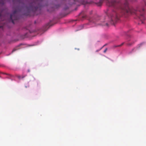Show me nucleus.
I'll return each instance as SVG.
<instances>
[{
  "label": "nucleus",
  "instance_id": "f257e3e1",
  "mask_svg": "<svg viewBox=\"0 0 146 146\" xmlns=\"http://www.w3.org/2000/svg\"><path fill=\"white\" fill-rule=\"evenodd\" d=\"M144 9L143 8L142 9L138 8L135 10L132 8H130L128 7V14H135L140 19L142 23H144V20L146 19L144 15Z\"/></svg>",
  "mask_w": 146,
  "mask_h": 146
},
{
  "label": "nucleus",
  "instance_id": "f03ea898",
  "mask_svg": "<svg viewBox=\"0 0 146 146\" xmlns=\"http://www.w3.org/2000/svg\"><path fill=\"white\" fill-rule=\"evenodd\" d=\"M38 8V6L36 5L35 2H33L29 5V7H27L26 9L27 12L25 14L26 15H30V13L31 12H34L36 11Z\"/></svg>",
  "mask_w": 146,
  "mask_h": 146
},
{
  "label": "nucleus",
  "instance_id": "7ed1b4c3",
  "mask_svg": "<svg viewBox=\"0 0 146 146\" xmlns=\"http://www.w3.org/2000/svg\"><path fill=\"white\" fill-rule=\"evenodd\" d=\"M18 12V10L15 9L13 11V13L10 15V19L13 24L14 23V20H17L18 19V17L17 15Z\"/></svg>",
  "mask_w": 146,
  "mask_h": 146
},
{
  "label": "nucleus",
  "instance_id": "20e7f679",
  "mask_svg": "<svg viewBox=\"0 0 146 146\" xmlns=\"http://www.w3.org/2000/svg\"><path fill=\"white\" fill-rule=\"evenodd\" d=\"M98 19L97 18L95 19H93L92 18H90L88 19L90 22L94 23L97 25H98L99 23H98Z\"/></svg>",
  "mask_w": 146,
  "mask_h": 146
},
{
  "label": "nucleus",
  "instance_id": "39448f33",
  "mask_svg": "<svg viewBox=\"0 0 146 146\" xmlns=\"http://www.w3.org/2000/svg\"><path fill=\"white\" fill-rule=\"evenodd\" d=\"M117 19V17L116 13H115L114 16L112 15L111 16V23H113L115 21V19L116 20Z\"/></svg>",
  "mask_w": 146,
  "mask_h": 146
},
{
  "label": "nucleus",
  "instance_id": "423d86ee",
  "mask_svg": "<svg viewBox=\"0 0 146 146\" xmlns=\"http://www.w3.org/2000/svg\"><path fill=\"white\" fill-rule=\"evenodd\" d=\"M108 4L110 6H114L116 3V2L115 0H113L111 2L108 1Z\"/></svg>",
  "mask_w": 146,
  "mask_h": 146
},
{
  "label": "nucleus",
  "instance_id": "0eeeda50",
  "mask_svg": "<svg viewBox=\"0 0 146 146\" xmlns=\"http://www.w3.org/2000/svg\"><path fill=\"white\" fill-rule=\"evenodd\" d=\"M25 75H22L21 76L19 75H16V76L19 79H21L22 78H23L25 77Z\"/></svg>",
  "mask_w": 146,
  "mask_h": 146
},
{
  "label": "nucleus",
  "instance_id": "6e6552de",
  "mask_svg": "<svg viewBox=\"0 0 146 146\" xmlns=\"http://www.w3.org/2000/svg\"><path fill=\"white\" fill-rule=\"evenodd\" d=\"M122 9L124 11H125L126 13L128 12V10L127 9V7H126L125 8H122Z\"/></svg>",
  "mask_w": 146,
  "mask_h": 146
},
{
  "label": "nucleus",
  "instance_id": "1a4fd4ad",
  "mask_svg": "<svg viewBox=\"0 0 146 146\" xmlns=\"http://www.w3.org/2000/svg\"><path fill=\"white\" fill-rule=\"evenodd\" d=\"M84 25H81L79 27V30H81L84 28Z\"/></svg>",
  "mask_w": 146,
  "mask_h": 146
},
{
  "label": "nucleus",
  "instance_id": "9d476101",
  "mask_svg": "<svg viewBox=\"0 0 146 146\" xmlns=\"http://www.w3.org/2000/svg\"><path fill=\"white\" fill-rule=\"evenodd\" d=\"M123 43H122L121 44L116 46L115 47H120V46H122L123 44Z\"/></svg>",
  "mask_w": 146,
  "mask_h": 146
},
{
  "label": "nucleus",
  "instance_id": "9b49d317",
  "mask_svg": "<svg viewBox=\"0 0 146 146\" xmlns=\"http://www.w3.org/2000/svg\"><path fill=\"white\" fill-rule=\"evenodd\" d=\"M128 42H129V41H130L131 40V39H129V38H131V36L129 34H128Z\"/></svg>",
  "mask_w": 146,
  "mask_h": 146
},
{
  "label": "nucleus",
  "instance_id": "f8f14e48",
  "mask_svg": "<svg viewBox=\"0 0 146 146\" xmlns=\"http://www.w3.org/2000/svg\"><path fill=\"white\" fill-rule=\"evenodd\" d=\"M86 17V16L85 15H84L82 16V17L83 19L85 18Z\"/></svg>",
  "mask_w": 146,
  "mask_h": 146
},
{
  "label": "nucleus",
  "instance_id": "ddd939ff",
  "mask_svg": "<svg viewBox=\"0 0 146 146\" xmlns=\"http://www.w3.org/2000/svg\"><path fill=\"white\" fill-rule=\"evenodd\" d=\"M107 48H106V49L104 50V53H105V52H106V51H107Z\"/></svg>",
  "mask_w": 146,
  "mask_h": 146
},
{
  "label": "nucleus",
  "instance_id": "4468645a",
  "mask_svg": "<svg viewBox=\"0 0 146 146\" xmlns=\"http://www.w3.org/2000/svg\"><path fill=\"white\" fill-rule=\"evenodd\" d=\"M16 50V49H14L13 50H12V52H14L15 51V50Z\"/></svg>",
  "mask_w": 146,
  "mask_h": 146
},
{
  "label": "nucleus",
  "instance_id": "2eb2a0df",
  "mask_svg": "<svg viewBox=\"0 0 146 146\" xmlns=\"http://www.w3.org/2000/svg\"><path fill=\"white\" fill-rule=\"evenodd\" d=\"M83 13V12H82L80 14V16H81V15H82Z\"/></svg>",
  "mask_w": 146,
  "mask_h": 146
},
{
  "label": "nucleus",
  "instance_id": "dca6fc26",
  "mask_svg": "<svg viewBox=\"0 0 146 146\" xmlns=\"http://www.w3.org/2000/svg\"><path fill=\"white\" fill-rule=\"evenodd\" d=\"M102 2H101V1H100V5L102 4Z\"/></svg>",
  "mask_w": 146,
  "mask_h": 146
},
{
  "label": "nucleus",
  "instance_id": "f3484780",
  "mask_svg": "<svg viewBox=\"0 0 146 146\" xmlns=\"http://www.w3.org/2000/svg\"><path fill=\"white\" fill-rule=\"evenodd\" d=\"M92 11H91L90 12V14H91L92 13Z\"/></svg>",
  "mask_w": 146,
  "mask_h": 146
},
{
  "label": "nucleus",
  "instance_id": "a211bd4d",
  "mask_svg": "<svg viewBox=\"0 0 146 146\" xmlns=\"http://www.w3.org/2000/svg\"><path fill=\"white\" fill-rule=\"evenodd\" d=\"M1 13H0V18H1Z\"/></svg>",
  "mask_w": 146,
  "mask_h": 146
},
{
  "label": "nucleus",
  "instance_id": "6ab92c4d",
  "mask_svg": "<svg viewBox=\"0 0 146 146\" xmlns=\"http://www.w3.org/2000/svg\"><path fill=\"white\" fill-rule=\"evenodd\" d=\"M106 25L107 26H108V23H106Z\"/></svg>",
  "mask_w": 146,
  "mask_h": 146
},
{
  "label": "nucleus",
  "instance_id": "aec40b11",
  "mask_svg": "<svg viewBox=\"0 0 146 146\" xmlns=\"http://www.w3.org/2000/svg\"><path fill=\"white\" fill-rule=\"evenodd\" d=\"M131 44H130L129 43V42H128V45H131Z\"/></svg>",
  "mask_w": 146,
  "mask_h": 146
},
{
  "label": "nucleus",
  "instance_id": "412c9836",
  "mask_svg": "<svg viewBox=\"0 0 146 146\" xmlns=\"http://www.w3.org/2000/svg\"><path fill=\"white\" fill-rule=\"evenodd\" d=\"M3 27L2 26H0V28H3Z\"/></svg>",
  "mask_w": 146,
  "mask_h": 146
},
{
  "label": "nucleus",
  "instance_id": "4be33fe9",
  "mask_svg": "<svg viewBox=\"0 0 146 146\" xmlns=\"http://www.w3.org/2000/svg\"><path fill=\"white\" fill-rule=\"evenodd\" d=\"M28 72H30V70H28Z\"/></svg>",
  "mask_w": 146,
  "mask_h": 146
},
{
  "label": "nucleus",
  "instance_id": "5701e85b",
  "mask_svg": "<svg viewBox=\"0 0 146 146\" xmlns=\"http://www.w3.org/2000/svg\"><path fill=\"white\" fill-rule=\"evenodd\" d=\"M102 25H105L104 24H102Z\"/></svg>",
  "mask_w": 146,
  "mask_h": 146
},
{
  "label": "nucleus",
  "instance_id": "b1692460",
  "mask_svg": "<svg viewBox=\"0 0 146 146\" xmlns=\"http://www.w3.org/2000/svg\"><path fill=\"white\" fill-rule=\"evenodd\" d=\"M145 5H146V3H145Z\"/></svg>",
  "mask_w": 146,
  "mask_h": 146
}]
</instances>
